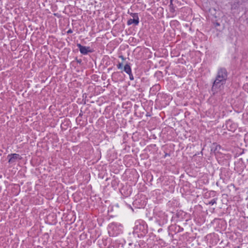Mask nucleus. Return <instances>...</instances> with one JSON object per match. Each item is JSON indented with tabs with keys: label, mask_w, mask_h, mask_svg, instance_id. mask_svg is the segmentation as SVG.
I'll return each mask as SVG.
<instances>
[{
	"label": "nucleus",
	"mask_w": 248,
	"mask_h": 248,
	"mask_svg": "<svg viewBox=\"0 0 248 248\" xmlns=\"http://www.w3.org/2000/svg\"><path fill=\"white\" fill-rule=\"evenodd\" d=\"M72 32H73L72 30L71 29H69V30H68L67 31V33L68 34H69V33H72Z\"/></svg>",
	"instance_id": "17"
},
{
	"label": "nucleus",
	"mask_w": 248,
	"mask_h": 248,
	"mask_svg": "<svg viewBox=\"0 0 248 248\" xmlns=\"http://www.w3.org/2000/svg\"><path fill=\"white\" fill-rule=\"evenodd\" d=\"M216 25H217V26H219V23H216Z\"/></svg>",
	"instance_id": "20"
},
{
	"label": "nucleus",
	"mask_w": 248,
	"mask_h": 248,
	"mask_svg": "<svg viewBox=\"0 0 248 248\" xmlns=\"http://www.w3.org/2000/svg\"><path fill=\"white\" fill-rule=\"evenodd\" d=\"M117 68L118 69H122L123 68V63H119L117 65Z\"/></svg>",
	"instance_id": "14"
},
{
	"label": "nucleus",
	"mask_w": 248,
	"mask_h": 248,
	"mask_svg": "<svg viewBox=\"0 0 248 248\" xmlns=\"http://www.w3.org/2000/svg\"><path fill=\"white\" fill-rule=\"evenodd\" d=\"M77 46L79 48L80 52L83 55H87L88 53H92L93 51L89 46H83L80 44H77Z\"/></svg>",
	"instance_id": "4"
},
{
	"label": "nucleus",
	"mask_w": 248,
	"mask_h": 248,
	"mask_svg": "<svg viewBox=\"0 0 248 248\" xmlns=\"http://www.w3.org/2000/svg\"><path fill=\"white\" fill-rule=\"evenodd\" d=\"M167 155H168V154H166L165 155V156H167Z\"/></svg>",
	"instance_id": "22"
},
{
	"label": "nucleus",
	"mask_w": 248,
	"mask_h": 248,
	"mask_svg": "<svg viewBox=\"0 0 248 248\" xmlns=\"http://www.w3.org/2000/svg\"><path fill=\"white\" fill-rule=\"evenodd\" d=\"M228 73L227 69L224 67H220L218 69L217 76L212 87V91L215 93L220 90L225 84Z\"/></svg>",
	"instance_id": "1"
},
{
	"label": "nucleus",
	"mask_w": 248,
	"mask_h": 248,
	"mask_svg": "<svg viewBox=\"0 0 248 248\" xmlns=\"http://www.w3.org/2000/svg\"><path fill=\"white\" fill-rule=\"evenodd\" d=\"M136 225L134 227V232L136 233L141 232L143 234L147 232L146 226L144 224L141 223L140 221L136 222Z\"/></svg>",
	"instance_id": "2"
},
{
	"label": "nucleus",
	"mask_w": 248,
	"mask_h": 248,
	"mask_svg": "<svg viewBox=\"0 0 248 248\" xmlns=\"http://www.w3.org/2000/svg\"><path fill=\"white\" fill-rule=\"evenodd\" d=\"M130 16L133 17L132 18L129 19L127 22L128 25H130L132 24H134L135 25H138L139 23V17L138 16V13H131L130 14Z\"/></svg>",
	"instance_id": "3"
},
{
	"label": "nucleus",
	"mask_w": 248,
	"mask_h": 248,
	"mask_svg": "<svg viewBox=\"0 0 248 248\" xmlns=\"http://www.w3.org/2000/svg\"><path fill=\"white\" fill-rule=\"evenodd\" d=\"M160 89V86L159 84H155V85L153 86L151 90L153 91H157L159 90Z\"/></svg>",
	"instance_id": "11"
},
{
	"label": "nucleus",
	"mask_w": 248,
	"mask_h": 248,
	"mask_svg": "<svg viewBox=\"0 0 248 248\" xmlns=\"http://www.w3.org/2000/svg\"><path fill=\"white\" fill-rule=\"evenodd\" d=\"M128 75H129V78L131 80H134V77L133 76V74L132 73V72H131L130 74H128Z\"/></svg>",
	"instance_id": "13"
},
{
	"label": "nucleus",
	"mask_w": 248,
	"mask_h": 248,
	"mask_svg": "<svg viewBox=\"0 0 248 248\" xmlns=\"http://www.w3.org/2000/svg\"><path fill=\"white\" fill-rule=\"evenodd\" d=\"M124 70L127 74L131 73L132 70L130 65V63H127L124 65Z\"/></svg>",
	"instance_id": "9"
},
{
	"label": "nucleus",
	"mask_w": 248,
	"mask_h": 248,
	"mask_svg": "<svg viewBox=\"0 0 248 248\" xmlns=\"http://www.w3.org/2000/svg\"><path fill=\"white\" fill-rule=\"evenodd\" d=\"M157 99L162 102L166 101V104H167V103H168L170 100V96L167 94L164 93H158L157 95Z\"/></svg>",
	"instance_id": "5"
},
{
	"label": "nucleus",
	"mask_w": 248,
	"mask_h": 248,
	"mask_svg": "<svg viewBox=\"0 0 248 248\" xmlns=\"http://www.w3.org/2000/svg\"><path fill=\"white\" fill-rule=\"evenodd\" d=\"M226 127L230 131H234L236 128V125L232 121L229 120L226 122Z\"/></svg>",
	"instance_id": "7"
},
{
	"label": "nucleus",
	"mask_w": 248,
	"mask_h": 248,
	"mask_svg": "<svg viewBox=\"0 0 248 248\" xmlns=\"http://www.w3.org/2000/svg\"><path fill=\"white\" fill-rule=\"evenodd\" d=\"M173 0H170V4L169 5L170 11L171 12H174L175 11V9L176 7V5L175 4V3L172 2Z\"/></svg>",
	"instance_id": "10"
},
{
	"label": "nucleus",
	"mask_w": 248,
	"mask_h": 248,
	"mask_svg": "<svg viewBox=\"0 0 248 248\" xmlns=\"http://www.w3.org/2000/svg\"><path fill=\"white\" fill-rule=\"evenodd\" d=\"M234 248H241L239 246H237V247H235Z\"/></svg>",
	"instance_id": "21"
},
{
	"label": "nucleus",
	"mask_w": 248,
	"mask_h": 248,
	"mask_svg": "<svg viewBox=\"0 0 248 248\" xmlns=\"http://www.w3.org/2000/svg\"><path fill=\"white\" fill-rule=\"evenodd\" d=\"M213 145L214 147H213L212 149V151H214L215 153H219L220 150L221 148V147L219 145H217V143H214Z\"/></svg>",
	"instance_id": "8"
},
{
	"label": "nucleus",
	"mask_w": 248,
	"mask_h": 248,
	"mask_svg": "<svg viewBox=\"0 0 248 248\" xmlns=\"http://www.w3.org/2000/svg\"><path fill=\"white\" fill-rule=\"evenodd\" d=\"M178 229L177 231L178 232H181L183 231L184 229L182 227H180V226H178Z\"/></svg>",
	"instance_id": "15"
},
{
	"label": "nucleus",
	"mask_w": 248,
	"mask_h": 248,
	"mask_svg": "<svg viewBox=\"0 0 248 248\" xmlns=\"http://www.w3.org/2000/svg\"><path fill=\"white\" fill-rule=\"evenodd\" d=\"M121 58H122L123 60H124V57L123 56H121L120 57Z\"/></svg>",
	"instance_id": "19"
},
{
	"label": "nucleus",
	"mask_w": 248,
	"mask_h": 248,
	"mask_svg": "<svg viewBox=\"0 0 248 248\" xmlns=\"http://www.w3.org/2000/svg\"><path fill=\"white\" fill-rule=\"evenodd\" d=\"M110 228H111L112 229H114V228L116 227L114 223L111 224V225L110 226Z\"/></svg>",
	"instance_id": "16"
},
{
	"label": "nucleus",
	"mask_w": 248,
	"mask_h": 248,
	"mask_svg": "<svg viewBox=\"0 0 248 248\" xmlns=\"http://www.w3.org/2000/svg\"><path fill=\"white\" fill-rule=\"evenodd\" d=\"M172 2H173V3H175V4L176 5V3H178V0H173Z\"/></svg>",
	"instance_id": "18"
},
{
	"label": "nucleus",
	"mask_w": 248,
	"mask_h": 248,
	"mask_svg": "<svg viewBox=\"0 0 248 248\" xmlns=\"http://www.w3.org/2000/svg\"><path fill=\"white\" fill-rule=\"evenodd\" d=\"M7 158L9 159L8 162L11 164L15 163L17 159H21L20 157V155L17 154H9L8 155Z\"/></svg>",
	"instance_id": "6"
},
{
	"label": "nucleus",
	"mask_w": 248,
	"mask_h": 248,
	"mask_svg": "<svg viewBox=\"0 0 248 248\" xmlns=\"http://www.w3.org/2000/svg\"><path fill=\"white\" fill-rule=\"evenodd\" d=\"M217 198L213 199L209 202V204L211 205H213L217 203Z\"/></svg>",
	"instance_id": "12"
}]
</instances>
